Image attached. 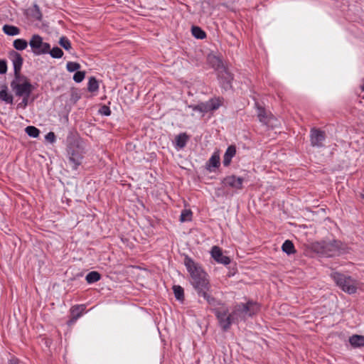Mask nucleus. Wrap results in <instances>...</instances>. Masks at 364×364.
I'll list each match as a JSON object with an SVG mask.
<instances>
[{
  "instance_id": "1",
  "label": "nucleus",
  "mask_w": 364,
  "mask_h": 364,
  "mask_svg": "<svg viewBox=\"0 0 364 364\" xmlns=\"http://www.w3.org/2000/svg\"><path fill=\"white\" fill-rule=\"evenodd\" d=\"M184 264L191 275V284L198 296L203 297L212 306L220 305V301L210 294L211 287L208 276L202 267L188 257L185 258Z\"/></svg>"
},
{
  "instance_id": "2",
  "label": "nucleus",
  "mask_w": 364,
  "mask_h": 364,
  "mask_svg": "<svg viewBox=\"0 0 364 364\" xmlns=\"http://www.w3.org/2000/svg\"><path fill=\"white\" fill-rule=\"evenodd\" d=\"M313 249L318 254L325 257H334L344 250L343 243L336 240L315 242L313 244Z\"/></svg>"
},
{
  "instance_id": "3",
  "label": "nucleus",
  "mask_w": 364,
  "mask_h": 364,
  "mask_svg": "<svg viewBox=\"0 0 364 364\" xmlns=\"http://www.w3.org/2000/svg\"><path fill=\"white\" fill-rule=\"evenodd\" d=\"M85 154L83 143L80 140H75L68 146L69 162L73 169H77L81 164Z\"/></svg>"
},
{
  "instance_id": "4",
  "label": "nucleus",
  "mask_w": 364,
  "mask_h": 364,
  "mask_svg": "<svg viewBox=\"0 0 364 364\" xmlns=\"http://www.w3.org/2000/svg\"><path fill=\"white\" fill-rule=\"evenodd\" d=\"M331 277L343 291L349 294L356 292L357 282L351 277L339 272H333Z\"/></svg>"
},
{
  "instance_id": "5",
  "label": "nucleus",
  "mask_w": 364,
  "mask_h": 364,
  "mask_svg": "<svg viewBox=\"0 0 364 364\" xmlns=\"http://www.w3.org/2000/svg\"><path fill=\"white\" fill-rule=\"evenodd\" d=\"M29 45L31 48L32 52L36 55L46 54L49 52L50 44L43 41V38L38 35H33L30 41Z\"/></svg>"
},
{
  "instance_id": "6",
  "label": "nucleus",
  "mask_w": 364,
  "mask_h": 364,
  "mask_svg": "<svg viewBox=\"0 0 364 364\" xmlns=\"http://www.w3.org/2000/svg\"><path fill=\"white\" fill-rule=\"evenodd\" d=\"M16 79L11 82V87L14 91L15 95L18 97L30 96L33 89V85L28 81L25 80L21 83Z\"/></svg>"
},
{
  "instance_id": "7",
  "label": "nucleus",
  "mask_w": 364,
  "mask_h": 364,
  "mask_svg": "<svg viewBox=\"0 0 364 364\" xmlns=\"http://www.w3.org/2000/svg\"><path fill=\"white\" fill-rule=\"evenodd\" d=\"M221 105L222 100L220 98H214L197 105H191L189 107L192 108L194 111H198L201 113H207L218 109Z\"/></svg>"
},
{
  "instance_id": "8",
  "label": "nucleus",
  "mask_w": 364,
  "mask_h": 364,
  "mask_svg": "<svg viewBox=\"0 0 364 364\" xmlns=\"http://www.w3.org/2000/svg\"><path fill=\"white\" fill-rule=\"evenodd\" d=\"M228 311H215V315L218 319L220 327L223 331H227L230 328V325L235 323V321L232 316L231 314H228Z\"/></svg>"
},
{
  "instance_id": "9",
  "label": "nucleus",
  "mask_w": 364,
  "mask_h": 364,
  "mask_svg": "<svg viewBox=\"0 0 364 364\" xmlns=\"http://www.w3.org/2000/svg\"><path fill=\"white\" fill-rule=\"evenodd\" d=\"M243 182L244 178L242 177H238L235 175L228 176L222 181L224 187H229L235 191H239L242 188Z\"/></svg>"
},
{
  "instance_id": "10",
  "label": "nucleus",
  "mask_w": 364,
  "mask_h": 364,
  "mask_svg": "<svg viewBox=\"0 0 364 364\" xmlns=\"http://www.w3.org/2000/svg\"><path fill=\"white\" fill-rule=\"evenodd\" d=\"M326 134L323 131L318 129L313 128L311 130L310 141L313 146H323V141L325 140Z\"/></svg>"
},
{
  "instance_id": "11",
  "label": "nucleus",
  "mask_w": 364,
  "mask_h": 364,
  "mask_svg": "<svg viewBox=\"0 0 364 364\" xmlns=\"http://www.w3.org/2000/svg\"><path fill=\"white\" fill-rule=\"evenodd\" d=\"M9 58H11L13 63L15 78L19 79L20 72L23 61V58L21 55V54L14 50H12L9 53Z\"/></svg>"
},
{
  "instance_id": "12",
  "label": "nucleus",
  "mask_w": 364,
  "mask_h": 364,
  "mask_svg": "<svg viewBox=\"0 0 364 364\" xmlns=\"http://www.w3.org/2000/svg\"><path fill=\"white\" fill-rule=\"evenodd\" d=\"M212 257L218 263L229 264L230 259L223 254L222 250L218 246H213L211 250Z\"/></svg>"
},
{
  "instance_id": "13",
  "label": "nucleus",
  "mask_w": 364,
  "mask_h": 364,
  "mask_svg": "<svg viewBox=\"0 0 364 364\" xmlns=\"http://www.w3.org/2000/svg\"><path fill=\"white\" fill-rule=\"evenodd\" d=\"M236 154V147L235 145H230L228 147L223 156V165L228 166L230 164L232 157Z\"/></svg>"
},
{
  "instance_id": "14",
  "label": "nucleus",
  "mask_w": 364,
  "mask_h": 364,
  "mask_svg": "<svg viewBox=\"0 0 364 364\" xmlns=\"http://www.w3.org/2000/svg\"><path fill=\"white\" fill-rule=\"evenodd\" d=\"M241 306L242 303L237 304L234 307V309L231 313L232 316L234 318L235 322H238L240 320H243L246 318Z\"/></svg>"
},
{
  "instance_id": "15",
  "label": "nucleus",
  "mask_w": 364,
  "mask_h": 364,
  "mask_svg": "<svg viewBox=\"0 0 364 364\" xmlns=\"http://www.w3.org/2000/svg\"><path fill=\"white\" fill-rule=\"evenodd\" d=\"M84 310H85V307L83 305L73 306L70 310L72 318H71L70 322V323L75 322L79 317L81 316Z\"/></svg>"
},
{
  "instance_id": "16",
  "label": "nucleus",
  "mask_w": 364,
  "mask_h": 364,
  "mask_svg": "<svg viewBox=\"0 0 364 364\" xmlns=\"http://www.w3.org/2000/svg\"><path fill=\"white\" fill-rule=\"evenodd\" d=\"M350 345L354 348L364 346V336L353 335L349 338Z\"/></svg>"
},
{
  "instance_id": "17",
  "label": "nucleus",
  "mask_w": 364,
  "mask_h": 364,
  "mask_svg": "<svg viewBox=\"0 0 364 364\" xmlns=\"http://www.w3.org/2000/svg\"><path fill=\"white\" fill-rule=\"evenodd\" d=\"M189 139V136L186 133H181L175 138L176 146L178 148L183 149L186 146L187 141Z\"/></svg>"
},
{
  "instance_id": "18",
  "label": "nucleus",
  "mask_w": 364,
  "mask_h": 364,
  "mask_svg": "<svg viewBox=\"0 0 364 364\" xmlns=\"http://www.w3.org/2000/svg\"><path fill=\"white\" fill-rule=\"evenodd\" d=\"M219 77L221 79L222 85L225 89L230 87V82L232 78L231 75L225 68L224 73L219 74Z\"/></svg>"
},
{
  "instance_id": "19",
  "label": "nucleus",
  "mask_w": 364,
  "mask_h": 364,
  "mask_svg": "<svg viewBox=\"0 0 364 364\" xmlns=\"http://www.w3.org/2000/svg\"><path fill=\"white\" fill-rule=\"evenodd\" d=\"M257 117L259 120L264 124H267L269 122V115L262 107H258Z\"/></svg>"
},
{
  "instance_id": "20",
  "label": "nucleus",
  "mask_w": 364,
  "mask_h": 364,
  "mask_svg": "<svg viewBox=\"0 0 364 364\" xmlns=\"http://www.w3.org/2000/svg\"><path fill=\"white\" fill-rule=\"evenodd\" d=\"M101 278L100 274L97 272L92 271L89 272L85 277V279L88 284L95 283L99 281Z\"/></svg>"
},
{
  "instance_id": "21",
  "label": "nucleus",
  "mask_w": 364,
  "mask_h": 364,
  "mask_svg": "<svg viewBox=\"0 0 364 364\" xmlns=\"http://www.w3.org/2000/svg\"><path fill=\"white\" fill-rule=\"evenodd\" d=\"M13 96L7 92L6 87L0 91V100L7 104H13Z\"/></svg>"
},
{
  "instance_id": "22",
  "label": "nucleus",
  "mask_w": 364,
  "mask_h": 364,
  "mask_svg": "<svg viewBox=\"0 0 364 364\" xmlns=\"http://www.w3.org/2000/svg\"><path fill=\"white\" fill-rule=\"evenodd\" d=\"M282 249L283 252L287 255H291L295 252V248L291 241L287 240L282 245Z\"/></svg>"
},
{
  "instance_id": "23",
  "label": "nucleus",
  "mask_w": 364,
  "mask_h": 364,
  "mask_svg": "<svg viewBox=\"0 0 364 364\" xmlns=\"http://www.w3.org/2000/svg\"><path fill=\"white\" fill-rule=\"evenodd\" d=\"M4 32L9 36H16L20 32L18 27L10 25H4L3 27Z\"/></svg>"
},
{
  "instance_id": "24",
  "label": "nucleus",
  "mask_w": 364,
  "mask_h": 364,
  "mask_svg": "<svg viewBox=\"0 0 364 364\" xmlns=\"http://www.w3.org/2000/svg\"><path fill=\"white\" fill-rule=\"evenodd\" d=\"M246 305L248 306V316L256 314L259 310V306L256 302L248 301Z\"/></svg>"
},
{
  "instance_id": "25",
  "label": "nucleus",
  "mask_w": 364,
  "mask_h": 364,
  "mask_svg": "<svg viewBox=\"0 0 364 364\" xmlns=\"http://www.w3.org/2000/svg\"><path fill=\"white\" fill-rule=\"evenodd\" d=\"M99 89V84L97 80L95 77H91L89 79L88 84H87V90L90 92H97Z\"/></svg>"
},
{
  "instance_id": "26",
  "label": "nucleus",
  "mask_w": 364,
  "mask_h": 364,
  "mask_svg": "<svg viewBox=\"0 0 364 364\" xmlns=\"http://www.w3.org/2000/svg\"><path fill=\"white\" fill-rule=\"evenodd\" d=\"M173 293L175 295V297L178 301H183L184 300V291L183 289L179 286V285H174L173 287Z\"/></svg>"
},
{
  "instance_id": "27",
  "label": "nucleus",
  "mask_w": 364,
  "mask_h": 364,
  "mask_svg": "<svg viewBox=\"0 0 364 364\" xmlns=\"http://www.w3.org/2000/svg\"><path fill=\"white\" fill-rule=\"evenodd\" d=\"M13 46L15 49L18 50H23L27 48L28 42L24 39L18 38L14 41Z\"/></svg>"
},
{
  "instance_id": "28",
  "label": "nucleus",
  "mask_w": 364,
  "mask_h": 364,
  "mask_svg": "<svg viewBox=\"0 0 364 364\" xmlns=\"http://www.w3.org/2000/svg\"><path fill=\"white\" fill-rule=\"evenodd\" d=\"M209 167L217 168L220 166V155L218 153H214L208 161Z\"/></svg>"
},
{
  "instance_id": "29",
  "label": "nucleus",
  "mask_w": 364,
  "mask_h": 364,
  "mask_svg": "<svg viewBox=\"0 0 364 364\" xmlns=\"http://www.w3.org/2000/svg\"><path fill=\"white\" fill-rule=\"evenodd\" d=\"M192 34L193 36L198 39H203L205 38L206 34L205 32L203 31L198 26H193L192 27Z\"/></svg>"
},
{
  "instance_id": "30",
  "label": "nucleus",
  "mask_w": 364,
  "mask_h": 364,
  "mask_svg": "<svg viewBox=\"0 0 364 364\" xmlns=\"http://www.w3.org/2000/svg\"><path fill=\"white\" fill-rule=\"evenodd\" d=\"M26 133L31 137L36 138L39 136L40 130L33 126H28L25 129Z\"/></svg>"
},
{
  "instance_id": "31",
  "label": "nucleus",
  "mask_w": 364,
  "mask_h": 364,
  "mask_svg": "<svg viewBox=\"0 0 364 364\" xmlns=\"http://www.w3.org/2000/svg\"><path fill=\"white\" fill-rule=\"evenodd\" d=\"M192 218V212L191 210H183L180 216V221L183 223L191 221Z\"/></svg>"
},
{
  "instance_id": "32",
  "label": "nucleus",
  "mask_w": 364,
  "mask_h": 364,
  "mask_svg": "<svg viewBox=\"0 0 364 364\" xmlns=\"http://www.w3.org/2000/svg\"><path fill=\"white\" fill-rule=\"evenodd\" d=\"M48 53H50L53 58H60L63 55V50L58 47H54L52 50L50 48Z\"/></svg>"
},
{
  "instance_id": "33",
  "label": "nucleus",
  "mask_w": 364,
  "mask_h": 364,
  "mask_svg": "<svg viewBox=\"0 0 364 364\" xmlns=\"http://www.w3.org/2000/svg\"><path fill=\"white\" fill-rule=\"evenodd\" d=\"M59 44L66 50H69L71 49V43L69 39L65 36H62L60 38Z\"/></svg>"
},
{
  "instance_id": "34",
  "label": "nucleus",
  "mask_w": 364,
  "mask_h": 364,
  "mask_svg": "<svg viewBox=\"0 0 364 364\" xmlns=\"http://www.w3.org/2000/svg\"><path fill=\"white\" fill-rule=\"evenodd\" d=\"M66 68L69 72H74L80 68V65L75 62H68L66 65Z\"/></svg>"
},
{
  "instance_id": "35",
  "label": "nucleus",
  "mask_w": 364,
  "mask_h": 364,
  "mask_svg": "<svg viewBox=\"0 0 364 364\" xmlns=\"http://www.w3.org/2000/svg\"><path fill=\"white\" fill-rule=\"evenodd\" d=\"M32 16L37 20H41L42 17L41 12L40 11V8L37 4L33 5Z\"/></svg>"
},
{
  "instance_id": "36",
  "label": "nucleus",
  "mask_w": 364,
  "mask_h": 364,
  "mask_svg": "<svg viewBox=\"0 0 364 364\" xmlns=\"http://www.w3.org/2000/svg\"><path fill=\"white\" fill-rule=\"evenodd\" d=\"M85 76V71H77L73 75V80L76 82H81Z\"/></svg>"
},
{
  "instance_id": "37",
  "label": "nucleus",
  "mask_w": 364,
  "mask_h": 364,
  "mask_svg": "<svg viewBox=\"0 0 364 364\" xmlns=\"http://www.w3.org/2000/svg\"><path fill=\"white\" fill-rule=\"evenodd\" d=\"M209 59L210 60L212 59V60L213 61V66L215 67L217 69H219L220 68H223V62L219 58L213 56V57L210 58Z\"/></svg>"
},
{
  "instance_id": "38",
  "label": "nucleus",
  "mask_w": 364,
  "mask_h": 364,
  "mask_svg": "<svg viewBox=\"0 0 364 364\" xmlns=\"http://www.w3.org/2000/svg\"><path fill=\"white\" fill-rule=\"evenodd\" d=\"M7 71L6 62L4 60H0V74H5Z\"/></svg>"
},
{
  "instance_id": "39",
  "label": "nucleus",
  "mask_w": 364,
  "mask_h": 364,
  "mask_svg": "<svg viewBox=\"0 0 364 364\" xmlns=\"http://www.w3.org/2000/svg\"><path fill=\"white\" fill-rule=\"evenodd\" d=\"M100 112L105 115V116H109L111 114V110L109 109V107L106 106V105H103L100 109Z\"/></svg>"
},
{
  "instance_id": "40",
  "label": "nucleus",
  "mask_w": 364,
  "mask_h": 364,
  "mask_svg": "<svg viewBox=\"0 0 364 364\" xmlns=\"http://www.w3.org/2000/svg\"><path fill=\"white\" fill-rule=\"evenodd\" d=\"M22 97H23V100H22L21 102H20L18 105V107H21V108H25L28 104V98L30 96H22Z\"/></svg>"
},
{
  "instance_id": "41",
  "label": "nucleus",
  "mask_w": 364,
  "mask_h": 364,
  "mask_svg": "<svg viewBox=\"0 0 364 364\" xmlns=\"http://www.w3.org/2000/svg\"><path fill=\"white\" fill-rule=\"evenodd\" d=\"M46 139L47 141L51 142V143H53L55 140V135L53 132H48L46 135Z\"/></svg>"
},
{
  "instance_id": "42",
  "label": "nucleus",
  "mask_w": 364,
  "mask_h": 364,
  "mask_svg": "<svg viewBox=\"0 0 364 364\" xmlns=\"http://www.w3.org/2000/svg\"><path fill=\"white\" fill-rule=\"evenodd\" d=\"M80 98V96L78 95V93L73 90L71 93V100L74 101V102H76Z\"/></svg>"
},
{
  "instance_id": "43",
  "label": "nucleus",
  "mask_w": 364,
  "mask_h": 364,
  "mask_svg": "<svg viewBox=\"0 0 364 364\" xmlns=\"http://www.w3.org/2000/svg\"><path fill=\"white\" fill-rule=\"evenodd\" d=\"M241 307L242 308V309L243 310L244 314H245V318H246L247 316H248V306H247L246 304H242V303Z\"/></svg>"
},
{
  "instance_id": "44",
  "label": "nucleus",
  "mask_w": 364,
  "mask_h": 364,
  "mask_svg": "<svg viewBox=\"0 0 364 364\" xmlns=\"http://www.w3.org/2000/svg\"><path fill=\"white\" fill-rule=\"evenodd\" d=\"M9 364H19V361L16 358H13L9 360Z\"/></svg>"
},
{
  "instance_id": "45",
  "label": "nucleus",
  "mask_w": 364,
  "mask_h": 364,
  "mask_svg": "<svg viewBox=\"0 0 364 364\" xmlns=\"http://www.w3.org/2000/svg\"><path fill=\"white\" fill-rule=\"evenodd\" d=\"M360 197L364 200V189L363 190L362 193H360Z\"/></svg>"
},
{
  "instance_id": "46",
  "label": "nucleus",
  "mask_w": 364,
  "mask_h": 364,
  "mask_svg": "<svg viewBox=\"0 0 364 364\" xmlns=\"http://www.w3.org/2000/svg\"><path fill=\"white\" fill-rule=\"evenodd\" d=\"M360 88H361V90H362V91H364V84L361 86V87H360Z\"/></svg>"
},
{
  "instance_id": "47",
  "label": "nucleus",
  "mask_w": 364,
  "mask_h": 364,
  "mask_svg": "<svg viewBox=\"0 0 364 364\" xmlns=\"http://www.w3.org/2000/svg\"><path fill=\"white\" fill-rule=\"evenodd\" d=\"M363 99H364V96H363Z\"/></svg>"
}]
</instances>
